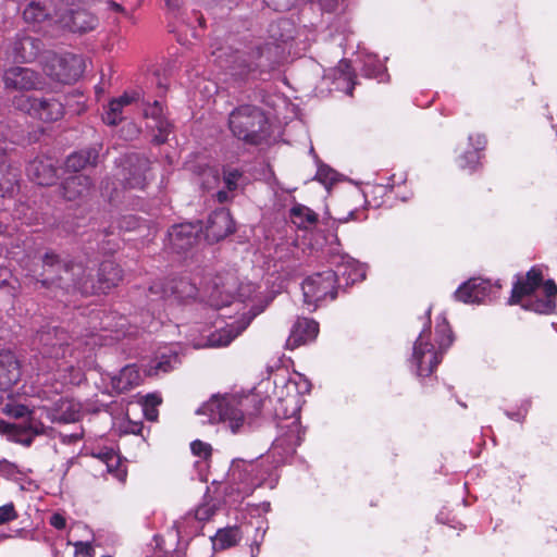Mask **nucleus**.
<instances>
[{"instance_id":"31","label":"nucleus","mask_w":557,"mask_h":557,"mask_svg":"<svg viewBox=\"0 0 557 557\" xmlns=\"http://www.w3.org/2000/svg\"><path fill=\"white\" fill-rule=\"evenodd\" d=\"M91 182L84 174H75L67 177L62 186L63 196L67 200H75L79 197L88 195Z\"/></svg>"},{"instance_id":"43","label":"nucleus","mask_w":557,"mask_h":557,"mask_svg":"<svg viewBox=\"0 0 557 557\" xmlns=\"http://www.w3.org/2000/svg\"><path fill=\"white\" fill-rule=\"evenodd\" d=\"M244 182L243 174L236 169L224 170V184L228 191L236 190Z\"/></svg>"},{"instance_id":"18","label":"nucleus","mask_w":557,"mask_h":557,"mask_svg":"<svg viewBox=\"0 0 557 557\" xmlns=\"http://www.w3.org/2000/svg\"><path fill=\"white\" fill-rule=\"evenodd\" d=\"M202 226L197 223H182L169 231V242L173 250L180 252L193 247L199 237Z\"/></svg>"},{"instance_id":"28","label":"nucleus","mask_w":557,"mask_h":557,"mask_svg":"<svg viewBox=\"0 0 557 557\" xmlns=\"http://www.w3.org/2000/svg\"><path fill=\"white\" fill-rule=\"evenodd\" d=\"M144 114L147 119H151L152 123L148 126L151 128H157L158 134L154 135V141L158 144H162L168 139L170 134L171 124L163 116V109L159 101H154L152 104H147L144 109Z\"/></svg>"},{"instance_id":"6","label":"nucleus","mask_w":557,"mask_h":557,"mask_svg":"<svg viewBox=\"0 0 557 557\" xmlns=\"http://www.w3.org/2000/svg\"><path fill=\"white\" fill-rule=\"evenodd\" d=\"M228 124L234 136L249 144H259L269 136L268 119L255 106L246 104L233 110Z\"/></svg>"},{"instance_id":"57","label":"nucleus","mask_w":557,"mask_h":557,"mask_svg":"<svg viewBox=\"0 0 557 557\" xmlns=\"http://www.w3.org/2000/svg\"><path fill=\"white\" fill-rule=\"evenodd\" d=\"M356 214H357V210H351V211L348 213V215H347V216H345V218H338L337 220H338L339 222H342V223H346V222H348V221H350V220H359V218H357V216H356Z\"/></svg>"},{"instance_id":"12","label":"nucleus","mask_w":557,"mask_h":557,"mask_svg":"<svg viewBox=\"0 0 557 557\" xmlns=\"http://www.w3.org/2000/svg\"><path fill=\"white\" fill-rule=\"evenodd\" d=\"M4 88L11 91H20L21 95L30 90L41 89L45 85L42 76L30 67L12 66L2 75Z\"/></svg>"},{"instance_id":"26","label":"nucleus","mask_w":557,"mask_h":557,"mask_svg":"<svg viewBox=\"0 0 557 557\" xmlns=\"http://www.w3.org/2000/svg\"><path fill=\"white\" fill-rule=\"evenodd\" d=\"M21 379V366L11 351L0 352V391H9Z\"/></svg>"},{"instance_id":"41","label":"nucleus","mask_w":557,"mask_h":557,"mask_svg":"<svg viewBox=\"0 0 557 557\" xmlns=\"http://www.w3.org/2000/svg\"><path fill=\"white\" fill-rule=\"evenodd\" d=\"M99 458L106 465L107 471L112 473L120 482H124L127 475L125 467L121 463L119 455L113 450L99 454Z\"/></svg>"},{"instance_id":"7","label":"nucleus","mask_w":557,"mask_h":557,"mask_svg":"<svg viewBox=\"0 0 557 557\" xmlns=\"http://www.w3.org/2000/svg\"><path fill=\"white\" fill-rule=\"evenodd\" d=\"M253 57L256 61H250L244 54H236L232 57L230 69L232 75L240 78L256 77L257 72L260 74L274 70L283 59V50L278 45L267 44L264 47L259 48Z\"/></svg>"},{"instance_id":"21","label":"nucleus","mask_w":557,"mask_h":557,"mask_svg":"<svg viewBox=\"0 0 557 557\" xmlns=\"http://www.w3.org/2000/svg\"><path fill=\"white\" fill-rule=\"evenodd\" d=\"M252 317L242 318L238 321L227 324L209 335L206 344H196V348L200 347H225L231 344L246 327L249 325Z\"/></svg>"},{"instance_id":"4","label":"nucleus","mask_w":557,"mask_h":557,"mask_svg":"<svg viewBox=\"0 0 557 557\" xmlns=\"http://www.w3.org/2000/svg\"><path fill=\"white\" fill-rule=\"evenodd\" d=\"M557 285L554 281H543L540 269L532 268L524 277L515 283L509 299L510 305H520L523 309L541 314H549L555 310Z\"/></svg>"},{"instance_id":"25","label":"nucleus","mask_w":557,"mask_h":557,"mask_svg":"<svg viewBox=\"0 0 557 557\" xmlns=\"http://www.w3.org/2000/svg\"><path fill=\"white\" fill-rule=\"evenodd\" d=\"M150 293L160 294V297L162 298L173 296L178 300H186L195 298L198 294V289L187 280L180 278L178 281L172 282L171 285L166 287L161 282L153 283L150 286Z\"/></svg>"},{"instance_id":"37","label":"nucleus","mask_w":557,"mask_h":557,"mask_svg":"<svg viewBox=\"0 0 557 557\" xmlns=\"http://www.w3.org/2000/svg\"><path fill=\"white\" fill-rule=\"evenodd\" d=\"M335 85L337 89L345 91L347 95H352L355 86V74L348 61L342 60L335 70Z\"/></svg>"},{"instance_id":"47","label":"nucleus","mask_w":557,"mask_h":557,"mask_svg":"<svg viewBox=\"0 0 557 557\" xmlns=\"http://www.w3.org/2000/svg\"><path fill=\"white\" fill-rule=\"evenodd\" d=\"M214 515V507L210 504H202L195 510V519L198 521H207Z\"/></svg>"},{"instance_id":"8","label":"nucleus","mask_w":557,"mask_h":557,"mask_svg":"<svg viewBox=\"0 0 557 557\" xmlns=\"http://www.w3.org/2000/svg\"><path fill=\"white\" fill-rule=\"evenodd\" d=\"M259 288L251 282L240 283L237 286V280L233 275H228L224 281L219 278L213 283L208 302L214 308L228 306L233 304L235 299L234 292L236 290V297L240 302L250 300L255 304L258 299Z\"/></svg>"},{"instance_id":"64","label":"nucleus","mask_w":557,"mask_h":557,"mask_svg":"<svg viewBox=\"0 0 557 557\" xmlns=\"http://www.w3.org/2000/svg\"><path fill=\"white\" fill-rule=\"evenodd\" d=\"M280 25H282L283 27L285 26H289V23L287 21H281L280 22Z\"/></svg>"},{"instance_id":"38","label":"nucleus","mask_w":557,"mask_h":557,"mask_svg":"<svg viewBox=\"0 0 557 557\" xmlns=\"http://www.w3.org/2000/svg\"><path fill=\"white\" fill-rule=\"evenodd\" d=\"M64 275H61L59 280L69 285V282H72V285L84 293L88 292L87 281L85 280V269L82 264H65L63 269Z\"/></svg>"},{"instance_id":"11","label":"nucleus","mask_w":557,"mask_h":557,"mask_svg":"<svg viewBox=\"0 0 557 557\" xmlns=\"http://www.w3.org/2000/svg\"><path fill=\"white\" fill-rule=\"evenodd\" d=\"M66 9L60 11V16L57 22L62 28H66L73 33H86L92 30L98 20L95 15L86 11L85 9H73L76 2L88 3L90 0H63Z\"/></svg>"},{"instance_id":"60","label":"nucleus","mask_w":557,"mask_h":557,"mask_svg":"<svg viewBox=\"0 0 557 557\" xmlns=\"http://www.w3.org/2000/svg\"><path fill=\"white\" fill-rule=\"evenodd\" d=\"M321 7L323 8V10H326L329 12L335 10V4L334 3H327L326 0L321 2Z\"/></svg>"},{"instance_id":"53","label":"nucleus","mask_w":557,"mask_h":557,"mask_svg":"<svg viewBox=\"0 0 557 557\" xmlns=\"http://www.w3.org/2000/svg\"><path fill=\"white\" fill-rule=\"evenodd\" d=\"M531 406V401L530 400H525L523 404H522V410H523V413L521 412H509L507 411L506 414L509 419L511 420H516V421H521L525 413L528 412L529 408Z\"/></svg>"},{"instance_id":"62","label":"nucleus","mask_w":557,"mask_h":557,"mask_svg":"<svg viewBox=\"0 0 557 557\" xmlns=\"http://www.w3.org/2000/svg\"><path fill=\"white\" fill-rule=\"evenodd\" d=\"M258 554H259V544L256 543V545L251 547V557H257Z\"/></svg>"},{"instance_id":"5","label":"nucleus","mask_w":557,"mask_h":557,"mask_svg":"<svg viewBox=\"0 0 557 557\" xmlns=\"http://www.w3.org/2000/svg\"><path fill=\"white\" fill-rule=\"evenodd\" d=\"M435 332L436 345L431 343V331L428 326L420 332L412 346L410 367L421 379L428 377L434 372L441 362L442 354L453 343L451 331L445 317L437 318Z\"/></svg>"},{"instance_id":"39","label":"nucleus","mask_w":557,"mask_h":557,"mask_svg":"<svg viewBox=\"0 0 557 557\" xmlns=\"http://www.w3.org/2000/svg\"><path fill=\"white\" fill-rule=\"evenodd\" d=\"M242 539V533L237 527L221 529L212 537V545L219 549H225L236 545Z\"/></svg>"},{"instance_id":"56","label":"nucleus","mask_w":557,"mask_h":557,"mask_svg":"<svg viewBox=\"0 0 557 557\" xmlns=\"http://www.w3.org/2000/svg\"><path fill=\"white\" fill-rule=\"evenodd\" d=\"M145 417L150 421H156L158 418V410L153 407H144Z\"/></svg>"},{"instance_id":"16","label":"nucleus","mask_w":557,"mask_h":557,"mask_svg":"<svg viewBox=\"0 0 557 557\" xmlns=\"http://www.w3.org/2000/svg\"><path fill=\"white\" fill-rule=\"evenodd\" d=\"M486 145V139L481 134L470 135L468 138V148L456 158L458 168L469 173L475 172L481 164L482 151Z\"/></svg>"},{"instance_id":"23","label":"nucleus","mask_w":557,"mask_h":557,"mask_svg":"<svg viewBox=\"0 0 557 557\" xmlns=\"http://www.w3.org/2000/svg\"><path fill=\"white\" fill-rule=\"evenodd\" d=\"M319 333V324L308 318H298L292 326L290 334L286 341L289 349L297 348L312 342Z\"/></svg>"},{"instance_id":"15","label":"nucleus","mask_w":557,"mask_h":557,"mask_svg":"<svg viewBox=\"0 0 557 557\" xmlns=\"http://www.w3.org/2000/svg\"><path fill=\"white\" fill-rule=\"evenodd\" d=\"M492 288L490 281L473 277L462 283L454 293V297L465 304H483L490 298Z\"/></svg>"},{"instance_id":"3","label":"nucleus","mask_w":557,"mask_h":557,"mask_svg":"<svg viewBox=\"0 0 557 557\" xmlns=\"http://www.w3.org/2000/svg\"><path fill=\"white\" fill-rule=\"evenodd\" d=\"M38 354L35 356V366L39 372L55 371V379L64 384H78L83 374L79 368L67 360L72 356L69 335L58 327H45L36 336Z\"/></svg>"},{"instance_id":"9","label":"nucleus","mask_w":557,"mask_h":557,"mask_svg":"<svg viewBox=\"0 0 557 557\" xmlns=\"http://www.w3.org/2000/svg\"><path fill=\"white\" fill-rule=\"evenodd\" d=\"M337 278L334 269L317 272L306 277L301 284L304 302L317 308L324 299H335L337 295Z\"/></svg>"},{"instance_id":"55","label":"nucleus","mask_w":557,"mask_h":557,"mask_svg":"<svg viewBox=\"0 0 557 557\" xmlns=\"http://www.w3.org/2000/svg\"><path fill=\"white\" fill-rule=\"evenodd\" d=\"M44 267L47 268H52L54 267L55 264H59V259H58V256H55L54 253L52 252H47L44 257Z\"/></svg>"},{"instance_id":"54","label":"nucleus","mask_w":557,"mask_h":557,"mask_svg":"<svg viewBox=\"0 0 557 557\" xmlns=\"http://www.w3.org/2000/svg\"><path fill=\"white\" fill-rule=\"evenodd\" d=\"M161 404V397L157 394H148L144 398V407H153L157 408L158 405Z\"/></svg>"},{"instance_id":"17","label":"nucleus","mask_w":557,"mask_h":557,"mask_svg":"<svg viewBox=\"0 0 557 557\" xmlns=\"http://www.w3.org/2000/svg\"><path fill=\"white\" fill-rule=\"evenodd\" d=\"M48 419L58 423H73L81 419L83 411L81 403L60 398L51 408L42 407Z\"/></svg>"},{"instance_id":"1","label":"nucleus","mask_w":557,"mask_h":557,"mask_svg":"<svg viewBox=\"0 0 557 557\" xmlns=\"http://www.w3.org/2000/svg\"><path fill=\"white\" fill-rule=\"evenodd\" d=\"M311 389L310 381L300 373H293L282 384L275 381L274 416L278 419L277 436L267 459H234L222 490L231 502H239L262 485L274 488L277 483L276 468L287 461L302 442L305 430L299 420L304 396Z\"/></svg>"},{"instance_id":"36","label":"nucleus","mask_w":557,"mask_h":557,"mask_svg":"<svg viewBox=\"0 0 557 557\" xmlns=\"http://www.w3.org/2000/svg\"><path fill=\"white\" fill-rule=\"evenodd\" d=\"M289 219L298 228L309 230L315 225L318 215L310 208L297 203L290 209Z\"/></svg>"},{"instance_id":"63","label":"nucleus","mask_w":557,"mask_h":557,"mask_svg":"<svg viewBox=\"0 0 557 557\" xmlns=\"http://www.w3.org/2000/svg\"><path fill=\"white\" fill-rule=\"evenodd\" d=\"M8 537H10V535L4 534V533H0V542H1L2 540H4V539H8Z\"/></svg>"},{"instance_id":"51","label":"nucleus","mask_w":557,"mask_h":557,"mask_svg":"<svg viewBox=\"0 0 557 557\" xmlns=\"http://www.w3.org/2000/svg\"><path fill=\"white\" fill-rule=\"evenodd\" d=\"M20 426L27 429L32 434L35 435L42 434L45 432L44 424L35 420H29Z\"/></svg>"},{"instance_id":"40","label":"nucleus","mask_w":557,"mask_h":557,"mask_svg":"<svg viewBox=\"0 0 557 557\" xmlns=\"http://www.w3.org/2000/svg\"><path fill=\"white\" fill-rule=\"evenodd\" d=\"M5 150L0 144V191L4 194L12 193L16 183V173L5 163Z\"/></svg>"},{"instance_id":"20","label":"nucleus","mask_w":557,"mask_h":557,"mask_svg":"<svg viewBox=\"0 0 557 557\" xmlns=\"http://www.w3.org/2000/svg\"><path fill=\"white\" fill-rule=\"evenodd\" d=\"M61 9L54 10V14H51L45 5L40 2H30L23 12L24 21L32 25L34 29L41 30L52 25H59L57 22L60 16Z\"/></svg>"},{"instance_id":"52","label":"nucleus","mask_w":557,"mask_h":557,"mask_svg":"<svg viewBox=\"0 0 557 557\" xmlns=\"http://www.w3.org/2000/svg\"><path fill=\"white\" fill-rule=\"evenodd\" d=\"M269 5H272L276 11L288 10L294 0H264Z\"/></svg>"},{"instance_id":"35","label":"nucleus","mask_w":557,"mask_h":557,"mask_svg":"<svg viewBox=\"0 0 557 557\" xmlns=\"http://www.w3.org/2000/svg\"><path fill=\"white\" fill-rule=\"evenodd\" d=\"M362 63L361 72L366 77L376 78L383 82L387 76L385 65L373 53H362L360 57Z\"/></svg>"},{"instance_id":"29","label":"nucleus","mask_w":557,"mask_h":557,"mask_svg":"<svg viewBox=\"0 0 557 557\" xmlns=\"http://www.w3.org/2000/svg\"><path fill=\"white\" fill-rule=\"evenodd\" d=\"M40 50V40L30 36H22L13 44L11 55L14 61L30 62L39 54Z\"/></svg>"},{"instance_id":"27","label":"nucleus","mask_w":557,"mask_h":557,"mask_svg":"<svg viewBox=\"0 0 557 557\" xmlns=\"http://www.w3.org/2000/svg\"><path fill=\"white\" fill-rule=\"evenodd\" d=\"M27 174L38 185H51L57 178V169L49 158H36L28 164Z\"/></svg>"},{"instance_id":"34","label":"nucleus","mask_w":557,"mask_h":557,"mask_svg":"<svg viewBox=\"0 0 557 557\" xmlns=\"http://www.w3.org/2000/svg\"><path fill=\"white\" fill-rule=\"evenodd\" d=\"M98 158L99 150L97 148H89L69 156L65 165L67 170L78 172L87 165H96Z\"/></svg>"},{"instance_id":"58","label":"nucleus","mask_w":557,"mask_h":557,"mask_svg":"<svg viewBox=\"0 0 557 557\" xmlns=\"http://www.w3.org/2000/svg\"><path fill=\"white\" fill-rule=\"evenodd\" d=\"M216 198H218L219 202H225V201H227V200L230 199V197H228V190H227V191H226V190H220V191H218V194H216Z\"/></svg>"},{"instance_id":"32","label":"nucleus","mask_w":557,"mask_h":557,"mask_svg":"<svg viewBox=\"0 0 557 557\" xmlns=\"http://www.w3.org/2000/svg\"><path fill=\"white\" fill-rule=\"evenodd\" d=\"M96 318L100 320L99 324L101 330L112 333L111 338L113 341H119L121 337L132 334V332L126 330L128 322L125 317L110 312L104 313L101 318L98 315Z\"/></svg>"},{"instance_id":"45","label":"nucleus","mask_w":557,"mask_h":557,"mask_svg":"<svg viewBox=\"0 0 557 557\" xmlns=\"http://www.w3.org/2000/svg\"><path fill=\"white\" fill-rule=\"evenodd\" d=\"M315 177L319 182L327 186L335 182L336 172L330 169L329 166L322 165L319 166Z\"/></svg>"},{"instance_id":"2","label":"nucleus","mask_w":557,"mask_h":557,"mask_svg":"<svg viewBox=\"0 0 557 557\" xmlns=\"http://www.w3.org/2000/svg\"><path fill=\"white\" fill-rule=\"evenodd\" d=\"M269 385V381L262 382L249 393L213 397L197 413L208 416L210 423H224L234 434L247 432L261 411L272 403L271 398L261 396L262 388L267 389Z\"/></svg>"},{"instance_id":"46","label":"nucleus","mask_w":557,"mask_h":557,"mask_svg":"<svg viewBox=\"0 0 557 557\" xmlns=\"http://www.w3.org/2000/svg\"><path fill=\"white\" fill-rule=\"evenodd\" d=\"M190 449L195 456L207 459L211 455V446L201 441H194L190 444Z\"/></svg>"},{"instance_id":"30","label":"nucleus","mask_w":557,"mask_h":557,"mask_svg":"<svg viewBox=\"0 0 557 557\" xmlns=\"http://www.w3.org/2000/svg\"><path fill=\"white\" fill-rule=\"evenodd\" d=\"M141 380L138 368L135 364H127L117 374L111 376V385L116 393H123L138 386Z\"/></svg>"},{"instance_id":"14","label":"nucleus","mask_w":557,"mask_h":557,"mask_svg":"<svg viewBox=\"0 0 557 557\" xmlns=\"http://www.w3.org/2000/svg\"><path fill=\"white\" fill-rule=\"evenodd\" d=\"M46 71L47 75L53 79L70 84L76 81L82 74V59L76 55H53L51 65Z\"/></svg>"},{"instance_id":"10","label":"nucleus","mask_w":557,"mask_h":557,"mask_svg":"<svg viewBox=\"0 0 557 557\" xmlns=\"http://www.w3.org/2000/svg\"><path fill=\"white\" fill-rule=\"evenodd\" d=\"M14 108L45 122H53L64 114L63 104L54 98H37L17 95L12 99Z\"/></svg>"},{"instance_id":"50","label":"nucleus","mask_w":557,"mask_h":557,"mask_svg":"<svg viewBox=\"0 0 557 557\" xmlns=\"http://www.w3.org/2000/svg\"><path fill=\"white\" fill-rule=\"evenodd\" d=\"M75 552L85 556L91 557L94 554V546L90 542H76L74 544Z\"/></svg>"},{"instance_id":"42","label":"nucleus","mask_w":557,"mask_h":557,"mask_svg":"<svg viewBox=\"0 0 557 557\" xmlns=\"http://www.w3.org/2000/svg\"><path fill=\"white\" fill-rule=\"evenodd\" d=\"M146 165V161H144L138 170L134 172H129V176H125V186L128 188H144L146 185L147 176L143 172V166Z\"/></svg>"},{"instance_id":"48","label":"nucleus","mask_w":557,"mask_h":557,"mask_svg":"<svg viewBox=\"0 0 557 557\" xmlns=\"http://www.w3.org/2000/svg\"><path fill=\"white\" fill-rule=\"evenodd\" d=\"M17 517L13 504H5L0 507V524L12 521Z\"/></svg>"},{"instance_id":"61","label":"nucleus","mask_w":557,"mask_h":557,"mask_svg":"<svg viewBox=\"0 0 557 557\" xmlns=\"http://www.w3.org/2000/svg\"><path fill=\"white\" fill-rule=\"evenodd\" d=\"M109 8L114 10V11H119V12H123L124 11L121 4H119L116 2H113V1L109 2Z\"/></svg>"},{"instance_id":"19","label":"nucleus","mask_w":557,"mask_h":557,"mask_svg":"<svg viewBox=\"0 0 557 557\" xmlns=\"http://www.w3.org/2000/svg\"><path fill=\"white\" fill-rule=\"evenodd\" d=\"M234 231V222L225 209L215 210L208 218L205 236L209 242H219Z\"/></svg>"},{"instance_id":"13","label":"nucleus","mask_w":557,"mask_h":557,"mask_svg":"<svg viewBox=\"0 0 557 557\" xmlns=\"http://www.w3.org/2000/svg\"><path fill=\"white\" fill-rule=\"evenodd\" d=\"M330 264L335 268L334 272L336 273L338 287L341 286V280L348 286L366 278V265L347 255L332 256Z\"/></svg>"},{"instance_id":"24","label":"nucleus","mask_w":557,"mask_h":557,"mask_svg":"<svg viewBox=\"0 0 557 557\" xmlns=\"http://www.w3.org/2000/svg\"><path fill=\"white\" fill-rule=\"evenodd\" d=\"M181 362L176 347L169 346L160 349L156 357L146 367L147 375H159L175 369Z\"/></svg>"},{"instance_id":"33","label":"nucleus","mask_w":557,"mask_h":557,"mask_svg":"<svg viewBox=\"0 0 557 557\" xmlns=\"http://www.w3.org/2000/svg\"><path fill=\"white\" fill-rule=\"evenodd\" d=\"M121 278L122 271L117 264L110 260L102 262L98 272V290L104 292L115 286Z\"/></svg>"},{"instance_id":"49","label":"nucleus","mask_w":557,"mask_h":557,"mask_svg":"<svg viewBox=\"0 0 557 557\" xmlns=\"http://www.w3.org/2000/svg\"><path fill=\"white\" fill-rule=\"evenodd\" d=\"M49 523L57 530H63L66 527V518L61 512H54L51 515Z\"/></svg>"},{"instance_id":"59","label":"nucleus","mask_w":557,"mask_h":557,"mask_svg":"<svg viewBox=\"0 0 557 557\" xmlns=\"http://www.w3.org/2000/svg\"><path fill=\"white\" fill-rule=\"evenodd\" d=\"M125 222L127 223V225H125L126 230L135 228V224L137 223L136 219L133 216L125 219ZM122 227H124V225H122Z\"/></svg>"},{"instance_id":"44","label":"nucleus","mask_w":557,"mask_h":557,"mask_svg":"<svg viewBox=\"0 0 557 557\" xmlns=\"http://www.w3.org/2000/svg\"><path fill=\"white\" fill-rule=\"evenodd\" d=\"M4 410L9 416L14 418H23L30 414L29 408L22 404H7Z\"/></svg>"},{"instance_id":"22","label":"nucleus","mask_w":557,"mask_h":557,"mask_svg":"<svg viewBox=\"0 0 557 557\" xmlns=\"http://www.w3.org/2000/svg\"><path fill=\"white\" fill-rule=\"evenodd\" d=\"M143 100V92L139 90L125 91L122 96L112 99L104 113L102 120L108 125H116L123 120V111L126 107Z\"/></svg>"}]
</instances>
